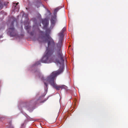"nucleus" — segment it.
<instances>
[{
  "label": "nucleus",
  "instance_id": "3",
  "mask_svg": "<svg viewBox=\"0 0 128 128\" xmlns=\"http://www.w3.org/2000/svg\"><path fill=\"white\" fill-rule=\"evenodd\" d=\"M56 21V17L55 16L54 17H52V18L51 20V25L52 26H53Z\"/></svg>",
  "mask_w": 128,
  "mask_h": 128
},
{
  "label": "nucleus",
  "instance_id": "6",
  "mask_svg": "<svg viewBox=\"0 0 128 128\" xmlns=\"http://www.w3.org/2000/svg\"><path fill=\"white\" fill-rule=\"evenodd\" d=\"M59 9L58 8H56L54 10V13L58 11Z\"/></svg>",
  "mask_w": 128,
  "mask_h": 128
},
{
  "label": "nucleus",
  "instance_id": "2",
  "mask_svg": "<svg viewBox=\"0 0 128 128\" xmlns=\"http://www.w3.org/2000/svg\"><path fill=\"white\" fill-rule=\"evenodd\" d=\"M8 33L12 36H14L16 35V32L14 28L12 22V23L10 27L8 30Z\"/></svg>",
  "mask_w": 128,
  "mask_h": 128
},
{
  "label": "nucleus",
  "instance_id": "1",
  "mask_svg": "<svg viewBox=\"0 0 128 128\" xmlns=\"http://www.w3.org/2000/svg\"><path fill=\"white\" fill-rule=\"evenodd\" d=\"M66 29V28H64L59 34V40L56 47L55 46L53 40L48 34L50 32V30L48 29L46 30V36L47 38V40L48 41V48L40 61L36 62L32 66V67H35L40 64V62L45 63H50L54 62L58 66H60V68L58 71L53 72L47 78L44 79L43 80H55V78L57 75L62 73L64 71V60L63 58L64 56L62 54L60 48L64 36V33Z\"/></svg>",
  "mask_w": 128,
  "mask_h": 128
},
{
  "label": "nucleus",
  "instance_id": "8",
  "mask_svg": "<svg viewBox=\"0 0 128 128\" xmlns=\"http://www.w3.org/2000/svg\"><path fill=\"white\" fill-rule=\"evenodd\" d=\"M25 29H26V30H27V28H26V27H25Z\"/></svg>",
  "mask_w": 128,
  "mask_h": 128
},
{
  "label": "nucleus",
  "instance_id": "7",
  "mask_svg": "<svg viewBox=\"0 0 128 128\" xmlns=\"http://www.w3.org/2000/svg\"><path fill=\"white\" fill-rule=\"evenodd\" d=\"M9 128H14L13 126H10Z\"/></svg>",
  "mask_w": 128,
  "mask_h": 128
},
{
  "label": "nucleus",
  "instance_id": "5",
  "mask_svg": "<svg viewBox=\"0 0 128 128\" xmlns=\"http://www.w3.org/2000/svg\"><path fill=\"white\" fill-rule=\"evenodd\" d=\"M18 4V2L16 3L15 4L14 3L13 4V6H14V12L16 11L18 12L19 10V8L17 6Z\"/></svg>",
  "mask_w": 128,
  "mask_h": 128
},
{
  "label": "nucleus",
  "instance_id": "4",
  "mask_svg": "<svg viewBox=\"0 0 128 128\" xmlns=\"http://www.w3.org/2000/svg\"><path fill=\"white\" fill-rule=\"evenodd\" d=\"M42 23L44 26V28L48 24L49 22L47 19H45L42 21Z\"/></svg>",
  "mask_w": 128,
  "mask_h": 128
}]
</instances>
